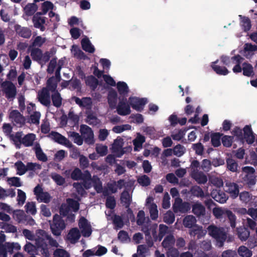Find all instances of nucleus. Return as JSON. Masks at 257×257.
Wrapping results in <instances>:
<instances>
[{
	"mask_svg": "<svg viewBox=\"0 0 257 257\" xmlns=\"http://www.w3.org/2000/svg\"><path fill=\"white\" fill-rule=\"evenodd\" d=\"M36 246L31 242L26 244L24 246V250L30 254L34 255L36 251H40L41 254L44 257H50L51 250L48 244L43 237H38L36 239Z\"/></svg>",
	"mask_w": 257,
	"mask_h": 257,
	"instance_id": "f257e3e1",
	"label": "nucleus"
},
{
	"mask_svg": "<svg viewBox=\"0 0 257 257\" xmlns=\"http://www.w3.org/2000/svg\"><path fill=\"white\" fill-rule=\"evenodd\" d=\"M207 229L208 234L219 242L220 246H222L227 238L225 229L223 227H218L214 225H210L208 227Z\"/></svg>",
	"mask_w": 257,
	"mask_h": 257,
	"instance_id": "f03ea898",
	"label": "nucleus"
},
{
	"mask_svg": "<svg viewBox=\"0 0 257 257\" xmlns=\"http://www.w3.org/2000/svg\"><path fill=\"white\" fill-rule=\"evenodd\" d=\"M65 227V223L61 216L57 214H55L52 222L50 223V229L53 234L56 236L61 235Z\"/></svg>",
	"mask_w": 257,
	"mask_h": 257,
	"instance_id": "7ed1b4c3",
	"label": "nucleus"
},
{
	"mask_svg": "<svg viewBox=\"0 0 257 257\" xmlns=\"http://www.w3.org/2000/svg\"><path fill=\"white\" fill-rule=\"evenodd\" d=\"M242 171L245 173L242 177L243 182L249 187L254 186L256 182L254 169L252 167L246 166L242 168Z\"/></svg>",
	"mask_w": 257,
	"mask_h": 257,
	"instance_id": "20e7f679",
	"label": "nucleus"
},
{
	"mask_svg": "<svg viewBox=\"0 0 257 257\" xmlns=\"http://www.w3.org/2000/svg\"><path fill=\"white\" fill-rule=\"evenodd\" d=\"M213 214L218 219L223 217V216L225 215L227 217L229 221L230 226L232 228L235 227L236 216L231 211L227 210L224 211L220 208H214L213 209Z\"/></svg>",
	"mask_w": 257,
	"mask_h": 257,
	"instance_id": "39448f33",
	"label": "nucleus"
},
{
	"mask_svg": "<svg viewBox=\"0 0 257 257\" xmlns=\"http://www.w3.org/2000/svg\"><path fill=\"white\" fill-rule=\"evenodd\" d=\"M2 90L8 99H14L17 94V88L11 81H5L2 83Z\"/></svg>",
	"mask_w": 257,
	"mask_h": 257,
	"instance_id": "423d86ee",
	"label": "nucleus"
},
{
	"mask_svg": "<svg viewBox=\"0 0 257 257\" xmlns=\"http://www.w3.org/2000/svg\"><path fill=\"white\" fill-rule=\"evenodd\" d=\"M173 211L175 213H185L191 209L190 204L187 202H183L182 199L177 197L173 205Z\"/></svg>",
	"mask_w": 257,
	"mask_h": 257,
	"instance_id": "0eeeda50",
	"label": "nucleus"
},
{
	"mask_svg": "<svg viewBox=\"0 0 257 257\" xmlns=\"http://www.w3.org/2000/svg\"><path fill=\"white\" fill-rule=\"evenodd\" d=\"M124 144L123 139L120 137H117L114 140L112 146V152L115 154L117 157H121L123 154L126 153L127 150H124L127 148H123Z\"/></svg>",
	"mask_w": 257,
	"mask_h": 257,
	"instance_id": "6e6552de",
	"label": "nucleus"
},
{
	"mask_svg": "<svg viewBox=\"0 0 257 257\" xmlns=\"http://www.w3.org/2000/svg\"><path fill=\"white\" fill-rule=\"evenodd\" d=\"M119 101L116 106L117 112L118 114L122 116L130 114L131 112L130 104L127 102L126 98H118Z\"/></svg>",
	"mask_w": 257,
	"mask_h": 257,
	"instance_id": "1a4fd4ad",
	"label": "nucleus"
},
{
	"mask_svg": "<svg viewBox=\"0 0 257 257\" xmlns=\"http://www.w3.org/2000/svg\"><path fill=\"white\" fill-rule=\"evenodd\" d=\"M78 225L84 237H88L91 235L92 233L91 226L84 217H81L80 218Z\"/></svg>",
	"mask_w": 257,
	"mask_h": 257,
	"instance_id": "9d476101",
	"label": "nucleus"
},
{
	"mask_svg": "<svg viewBox=\"0 0 257 257\" xmlns=\"http://www.w3.org/2000/svg\"><path fill=\"white\" fill-rule=\"evenodd\" d=\"M128 102L132 107L138 111H141L143 107L147 102L146 98H139L137 97H130L128 98Z\"/></svg>",
	"mask_w": 257,
	"mask_h": 257,
	"instance_id": "9b49d317",
	"label": "nucleus"
},
{
	"mask_svg": "<svg viewBox=\"0 0 257 257\" xmlns=\"http://www.w3.org/2000/svg\"><path fill=\"white\" fill-rule=\"evenodd\" d=\"M83 130L81 131L83 141L88 145H92L94 143V134L92 129L87 125H83Z\"/></svg>",
	"mask_w": 257,
	"mask_h": 257,
	"instance_id": "f8f14e48",
	"label": "nucleus"
},
{
	"mask_svg": "<svg viewBox=\"0 0 257 257\" xmlns=\"http://www.w3.org/2000/svg\"><path fill=\"white\" fill-rule=\"evenodd\" d=\"M49 137L59 144L64 145L67 147L72 146V144L69 140L58 132L52 131L49 134Z\"/></svg>",
	"mask_w": 257,
	"mask_h": 257,
	"instance_id": "ddd939ff",
	"label": "nucleus"
},
{
	"mask_svg": "<svg viewBox=\"0 0 257 257\" xmlns=\"http://www.w3.org/2000/svg\"><path fill=\"white\" fill-rule=\"evenodd\" d=\"M38 98L39 102L45 106H49L51 103L50 94L46 88H43L38 93Z\"/></svg>",
	"mask_w": 257,
	"mask_h": 257,
	"instance_id": "4468645a",
	"label": "nucleus"
},
{
	"mask_svg": "<svg viewBox=\"0 0 257 257\" xmlns=\"http://www.w3.org/2000/svg\"><path fill=\"white\" fill-rule=\"evenodd\" d=\"M120 201L121 203L123 204L125 207L127 208V212L128 214H130V216L132 215L133 219H135V216L133 214L132 210L130 208V206L131 203V199L130 195L127 191L124 190L121 194L120 195Z\"/></svg>",
	"mask_w": 257,
	"mask_h": 257,
	"instance_id": "2eb2a0df",
	"label": "nucleus"
},
{
	"mask_svg": "<svg viewBox=\"0 0 257 257\" xmlns=\"http://www.w3.org/2000/svg\"><path fill=\"white\" fill-rule=\"evenodd\" d=\"M41 13H37L33 17V22L35 27L40 29L42 31H44L45 27L44 24L46 23V18L42 17Z\"/></svg>",
	"mask_w": 257,
	"mask_h": 257,
	"instance_id": "dca6fc26",
	"label": "nucleus"
},
{
	"mask_svg": "<svg viewBox=\"0 0 257 257\" xmlns=\"http://www.w3.org/2000/svg\"><path fill=\"white\" fill-rule=\"evenodd\" d=\"M243 140L244 139L248 144H252L255 140V136L252 131L251 125H246L243 129Z\"/></svg>",
	"mask_w": 257,
	"mask_h": 257,
	"instance_id": "f3484780",
	"label": "nucleus"
},
{
	"mask_svg": "<svg viewBox=\"0 0 257 257\" xmlns=\"http://www.w3.org/2000/svg\"><path fill=\"white\" fill-rule=\"evenodd\" d=\"M226 192L229 194L232 198H236L239 195V187L235 183L228 182L226 183Z\"/></svg>",
	"mask_w": 257,
	"mask_h": 257,
	"instance_id": "a211bd4d",
	"label": "nucleus"
},
{
	"mask_svg": "<svg viewBox=\"0 0 257 257\" xmlns=\"http://www.w3.org/2000/svg\"><path fill=\"white\" fill-rule=\"evenodd\" d=\"M117 91L121 98H126L129 92V88L127 84L123 81H119L116 84Z\"/></svg>",
	"mask_w": 257,
	"mask_h": 257,
	"instance_id": "6ab92c4d",
	"label": "nucleus"
},
{
	"mask_svg": "<svg viewBox=\"0 0 257 257\" xmlns=\"http://www.w3.org/2000/svg\"><path fill=\"white\" fill-rule=\"evenodd\" d=\"M117 99V93L116 91L113 89H110L108 93L107 100L109 107L111 109H114L116 107Z\"/></svg>",
	"mask_w": 257,
	"mask_h": 257,
	"instance_id": "aec40b11",
	"label": "nucleus"
},
{
	"mask_svg": "<svg viewBox=\"0 0 257 257\" xmlns=\"http://www.w3.org/2000/svg\"><path fill=\"white\" fill-rule=\"evenodd\" d=\"M10 117L17 124L22 125L25 123V119L24 117L17 110H12L10 112Z\"/></svg>",
	"mask_w": 257,
	"mask_h": 257,
	"instance_id": "412c9836",
	"label": "nucleus"
},
{
	"mask_svg": "<svg viewBox=\"0 0 257 257\" xmlns=\"http://www.w3.org/2000/svg\"><path fill=\"white\" fill-rule=\"evenodd\" d=\"M211 195L216 201L220 203H225L228 198L224 192L217 190H213Z\"/></svg>",
	"mask_w": 257,
	"mask_h": 257,
	"instance_id": "4be33fe9",
	"label": "nucleus"
},
{
	"mask_svg": "<svg viewBox=\"0 0 257 257\" xmlns=\"http://www.w3.org/2000/svg\"><path fill=\"white\" fill-rule=\"evenodd\" d=\"M191 177L199 184H204L207 181V177L202 172H191Z\"/></svg>",
	"mask_w": 257,
	"mask_h": 257,
	"instance_id": "5701e85b",
	"label": "nucleus"
},
{
	"mask_svg": "<svg viewBox=\"0 0 257 257\" xmlns=\"http://www.w3.org/2000/svg\"><path fill=\"white\" fill-rule=\"evenodd\" d=\"M238 237L241 241H245L248 238L250 232L247 228L244 226H241L236 228Z\"/></svg>",
	"mask_w": 257,
	"mask_h": 257,
	"instance_id": "b1692460",
	"label": "nucleus"
},
{
	"mask_svg": "<svg viewBox=\"0 0 257 257\" xmlns=\"http://www.w3.org/2000/svg\"><path fill=\"white\" fill-rule=\"evenodd\" d=\"M85 83L92 91L95 90L99 84L98 80L93 75L88 76L86 78Z\"/></svg>",
	"mask_w": 257,
	"mask_h": 257,
	"instance_id": "393cba45",
	"label": "nucleus"
},
{
	"mask_svg": "<svg viewBox=\"0 0 257 257\" xmlns=\"http://www.w3.org/2000/svg\"><path fill=\"white\" fill-rule=\"evenodd\" d=\"M218 60L212 63L211 67L212 69L215 72V73L219 75H226L228 74L229 71L225 67H222L216 65V64L218 62Z\"/></svg>",
	"mask_w": 257,
	"mask_h": 257,
	"instance_id": "a878e982",
	"label": "nucleus"
},
{
	"mask_svg": "<svg viewBox=\"0 0 257 257\" xmlns=\"http://www.w3.org/2000/svg\"><path fill=\"white\" fill-rule=\"evenodd\" d=\"M223 134L220 133H211V142L214 147H218L221 145L220 140Z\"/></svg>",
	"mask_w": 257,
	"mask_h": 257,
	"instance_id": "bb28decb",
	"label": "nucleus"
},
{
	"mask_svg": "<svg viewBox=\"0 0 257 257\" xmlns=\"http://www.w3.org/2000/svg\"><path fill=\"white\" fill-rule=\"evenodd\" d=\"M42 233L41 235L42 236V237L44 238V239H46L48 240V243L50 246L51 247H54L57 248L59 246V244L57 241L56 240L54 239L51 235L49 234L47 232L44 230H41Z\"/></svg>",
	"mask_w": 257,
	"mask_h": 257,
	"instance_id": "cd10ccee",
	"label": "nucleus"
},
{
	"mask_svg": "<svg viewBox=\"0 0 257 257\" xmlns=\"http://www.w3.org/2000/svg\"><path fill=\"white\" fill-rule=\"evenodd\" d=\"M232 59L235 60L233 63L235 65L232 69L233 72L235 73L241 72L242 70V68H241L240 64L243 59L239 55H237L232 56Z\"/></svg>",
	"mask_w": 257,
	"mask_h": 257,
	"instance_id": "c85d7f7f",
	"label": "nucleus"
},
{
	"mask_svg": "<svg viewBox=\"0 0 257 257\" xmlns=\"http://www.w3.org/2000/svg\"><path fill=\"white\" fill-rule=\"evenodd\" d=\"M175 242V239L173 235H167L162 242V246L165 248L172 247Z\"/></svg>",
	"mask_w": 257,
	"mask_h": 257,
	"instance_id": "c756f323",
	"label": "nucleus"
},
{
	"mask_svg": "<svg viewBox=\"0 0 257 257\" xmlns=\"http://www.w3.org/2000/svg\"><path fill=\"white\" fill-rule=\"evenodd\" d=\"M192 212L197 216H200L205 214V208L201 203H196L192 206Z\"/></svg>",
	"mask_w": 257,
	"mask_h": 257,
	"instance_id": "7c9ffc66",
	"label": "nucleus"
},
{
	"mask_svg": "<svg viewBox=\"0 0 257 257\" xmlns=\"http://www.w3.org/2000/svg\"><path fill=\"white\" fill-rule=\"evenodd\" d=\"M196 222L195 217L193 215H187L183 220V224L185 227L191 228Z\"/></svg>",
	"mask_w": 257,
	"mask_h": 257,
	"instance_id": "2f4dec72",
	"label": "nucleus"
},
{
	"mask_svg": "<svg viewBox=\"0 0 257 257\" xmlns=\"http://www.w3.org/2000/svg\"><path fill=\"white\" fill-rule=\"evenodd\" d=\"M36 156L38 160L42 162H46L48 160L46 155L43 152L39 144H37L34 148Z\"/></svg>",
	"mask_w": 257,
	"mask_h": 257,
	"instance_id": "473e14b6",
	"label": "nucleus"
},
{
	"mask_svg": "<svg viewBox=\"0 0 257 257\" xmlns=\"http://www.w3.org/2000/svg\"><path fill=\"white\" fill-rule=\"evenodd\" d=\"M51 99L53 105L57 107H60L62 105V98L60 93L57 91L54 92L51 95Z\"/></svg>",
	"mask_w": 257,
	"mask_h": 257,
	"instance_id": "72a5a7b5",
	"label": "nucleus"
},
{
	"mask_svg": "<svg viewBox=\"0 0 257 257\" xmlns=\"http://www.w3.org/2000/svg\"><path fill=\"white\" fill-rule=\"evenodd\" d=\"M243 75L247 76H253L254 74L252 66L248 63L244 62L242 64Z\"/></svg>",
	"mask_w": 257,
	"mask_h": 257,
	"instance_id": "f704fd0d",
	"label": "nucleus"
},
{
	"mask_svg": "<svg viewBox=\"0 0 257 257\" xmlns=\"http://www.w3.org/2000/svg\"><path fill=\"white\" fill-rule=\"evenodd\" d=\"M15 29L17 34L22 37L29 38L31 35V31L27 28L21 27L19 25H16Z\"/></svg>",
	"mask_w": 257,
	"mask_h": 257,
	"instance_id": "c9c22d12",
	"label": "nucleus"
},
{
	"mask_svg": "<svg viewBox=\"0 0 257 257\" xmlns=\"http://www.w3.org/2000/svg\"><path fill=\"white\" fill-rule=\"evenodd\" d=\"M146 138L144 136L139 134L136 138L133 140L134 150L138 151V149L142 148V145L145 142Z\"/></svg>",
	"mask_w": 257,
	"mask_h": 257,
	"instance_id": "e433bc0d",
	"label": "nucleus"
},
{
	"mask_svg": "<svg viewBox=\"0 0 257 257\" xmlns=\"http://www.w3.org/2000/svg\"><path fill=\"white\" fill-rule=\"evenodd\" d=\"M35 137V135L33 134H27L22 139V144H23L25 147L31 146L33 144Z\"/></svg>",
	"mask_w": 257,
	"mask_h": 257,
	"instance_id": "4c0bfd02",
	"label": "nucleus"
},
{
	"mask_svg": "<svg viewBox=\"0 0 257 257\" xmlns=\"http://www.w3.org/2000/svg\"><path fill=\"white\" fill-rule=\"evenodd\" d=\"M227 168L228 170L232 172H239L238 170V165L235 160L232 158H228L226 159Z\"/></svg>",
	"mask_w": 257,
	"mask_h": 257,
	"instance_id": "58836bf2",
	"label": "nucleus"
},
{
	"mask_svg": "<svg viewBox=\"0 0 257 257\" xmlns=\"http://www.w3.org/2000/svg\"><path fill=\"white\" fill-rule=\"evenodd\" d=\"M92 182L93 186L97 193H100L102 192L103 188L102 182L100 179L96 176H94L92 178Z\"/></svg>",
	"mask_w": 257,
	"mask_h": 257,
	"instance_id": "ea45409f",
	"label": "nucleus"
},
{
	"mask_svg": "<svg viewBox=\"0 0 257 257\" xmlns=\"http://www.w3.org/2000/svg\"><path fill=\"white\" fill-rule=\"evenodd\" d=\"M31 51V55L33 60L41 63L42 57V51L41 49H28Z\"/></svg>",
	"mask_w": 257,
	"mask_h": 257,
	"instance_id": "a19ab883",
	"label": "nucleus"
},
{
	"mask_svg": "<svg viewBox=\"0 0 257 257\" xmlns=\"http://www.w3.org/2000/svg\"><path fill=\"white\" fill-rule=\"evenodd\" d=\"M194 226V228L190 229L189 234L192 236H195L197 235V239H199L203 235L202 227L198 226L197 225H195Z\"/></svg>",
	"mask_w": 257,
	"mask_h": 257,
	"instance_id": "79ce46f5",
	"label": "nucleus"
},
{
	"mask_svg": "<svg viewBox=\"0 0 257 257\" xmlns=\"http://www.w3.org/2000/svg\"><path fill=\"white\" fill-rule=\"evenodd\" d=\"M70 84L72 90H76L77 92H81V83L79 79L77 78H72L70 80Z\"/></svg>",
	"mask_w": 257,
	"mask_h": 257,
	"instance_id": "37998d69",
	"label": "nucleus"
},
{
	"mask_svg": "<svg viewBox=\"0 0 257 257\" xmlns=\"http://www.w3.org/2000/svg\"><path fill=\"white\" fill-rule=\"evenodd\" d=\"M15 166L17 171V174L20 176L24 175L27 171L26 166L21 161H17L15 164Z\"/></svg>",
	"mask_w": 257,
	"mask_h": 257,
	"instance_id": "c03bdc74",
	"label": "nucleus"
},
{
	"mask_svg": "<svg viewBox=\"0 0 257 257\" xmlns=\"http://www.w3.org/2000/svg\"><path fill=\"white\" fill-rule=\"evenodd\" d=\"M69 137L72 138L74 143L80 146L83 144L82 136H80L78 133L75 132H70Z\"/></svg>",
	"mask_w": 257,
	"mask_h": 257,
	"instance_id": "a18cd8bd",
	"label": "nucleus"
},
{
	"mask_svg": "<svg viewBox=\"0 0 257 257\" xmlns=\"http://www.w3.org/2000/svg\"><path fill=\"white\" fill-rule=\"evenodd\" d=\"M238 254L241 257H251L252 251L247 247L242 245L238 249Z\"/></svg>",
	"mask_w": 257,
	"mask_h": 257,
	"instance_id": "49530a36",
	"label": "nucleus"
},
{
	"mask_svg": "<svg viewBox=\"0 0 257 257\" xmlns=\"http://www.w3.org/2000/svg\"><path fill=\"white\" fill-rule=\"evenodd\" d=\"M57 87V84L56 82H55L53 77H51L47 80V87L46 88L49 90V92L50 91L52 92L57 91V90H56Z\"/></svg>",
	"mask_w": 257,
	"mask_h": 257,
	"instance_id": "de8ad7c7",
	"label": "nucleus"
},
{
	"mask_svg": "<svg viewBox=\"0 0 257 257\" xmlns=\"http://www.w3.org/2000/svg\"><path fill=\"white\" fill-rule=\"evenodd\" d=\"M190 192L193 196L198 197H203L204 196V193L202 188L197 185L192 186L191 188Z\"/></svg>",
	"mask_w": 257,
	"mask_h": 257,
	"instance_id": "09e8293b",
	"label": "nucleus"
},
{
	"mask_svg": "<svg viewBox=\"0 0 257 257\" xmlns=\"http://www.w3.org/2000/svg\"><path fill=\"white\" fill-rule=\"evenodd\" d=\"M37 10V6L33 4H28L24 8V12L26 14L29 16L34 14Z\"/></svg>",
	"mask_w": 257,
	"mask_h": 257,
	"instance_id": "8fccbe9b",
	"label": "nucleus"
},
{
	"mask_svg": "<svg viewBox=\"0 0 257 257\" xmlns=\"http://www.w3.org/2000/svg\"><path fill=\"white\" fill-rule=\"evenodd\" d=\"M138 182L142 186H148L151 184L150 178L146 175H143L138 178Z\"/></svg>",
	"mask_w": 257,
	"mask_h": 257,
	"instance_id": "3c124183",
	"label": "nucleus"
},
{
	"mask_svg": "<svg viewBox=\"0 0 257 257\" xmlns=\"http://www.w3.org/2000/svg\"><path fill=\"white\" fill-rule=\"evenodd\" d=\"M169 232V227L163 224L159 225V231L158 234V241H160L163 237Z\"/></svg>",
	"mask_w": 257,
	"mask_h": 257,
	"instance_id": "603ef678",
	"label": "nucleus"
},
{
	"mask_svg": "<svg viewBox=\"0 0 257 257\" xmlns=\"http://www.w3.org/2000/svg\"><path fill=\"white\" fill-rule=\"evenodd\" d=\"M112 222L116 228H121L124 225L122 217L118 215L114 214L112 218Z\"/></svg>",
	"mask_w": 257,
	"mask_h": 257,
	"instance_id": "864d4df0",
	"label": "nucleus"
},
{
	"mask_svg": "<svg viewBox=\"0 0 257 257\" xmlns=\"http://www.w3.org/2000/svg\"><path fill=\"white\" fill-rule=\"evenodd\" d=\"M67 203L69 208L72 209L73 211L76 212L79 209V202L72 198H68L67 199Z\"/></svg>",
	"mask_w": 257,
	"mask_h": 257,
	"instance_id": "5fc2aeb1",
	"label": "nucleus"
},
{
	"mask_svg": "<svg viewBox=\"0 0 257 257\" xmlns=\"http://www.w3.org/2000/svg\"><path fill=\"white\" fill-rule=\"evenodd\" d=\"M233 140V137L225 135L222 137L221 141L224 147L228 148L232 146Z\"/></svg>",
	"mask_w": 257,
	"mask_h": 257,
	"instance_id": "6e6d98bb",
	"label": "nucleus"
},
{
	"mask_svg": "<svg viewBox=\"0 0 257 257\" xmlns=\"http://www.w3.org/2000/svg\"><path fill=\"white\" fill-rule=\"evenodd\" d=\"M51 196L47 192H43L37 197V200L39 202H44L48 203L50 201Z\"/></svg>",
	"mask_w": 257,
	"mask_h": 257,
	"instance_id": "4d7b16f0",
	"label": "nucleus"
},
{
	"mask_svg": "<svg viewBox=\"0 0 257 257\" xmlns=\"http://www.w3.org/2000/svg\"><path fill=\"white\" fill-rule=\"evenodd\" d=\"M241 18L240 25L244 31H247L250 30L251 28V24L250 20L248 18L245 17H242L239 16Z\"/></svg>",
	"mask_w": 257,
	"mask_h": 257,
	"instance_id": "13d9d810",
	"label": "nucleus"
},
{
	"mask_svg": "<svg viewBox=\"0 0 257 257\" xmlns=\"http://www.w3.org/2000/svg\"><path fill=\"white\" fill-rule=\"evenodd\" d=\"M175 218L174 214L172 212L169 211L165 214L163 218V221L168 224H171L174 222Z\"/></svg>",
	"mask_w": 257,
	"mask_h": 257,
	"instance_id": "bf43d9fd",
	"label": "nucleus"
},
{
	"mask_svg": "<svg viewBox=\"0 0 257 257\" xmlns=\"http://www.w3.org/2000/svg\"><path fill=\"white\" fill-rule=\"evenodd\" d=\"M105 206L107 208L113 209L116 206V201L113 196H109L107 197Z\"/></svg>",
	"mask_w": 257,
	"mask_h": 257,
	"instance_id": "052dcab7",
	"label": "nucleus"
},
{
	"mask_svg": "<svg viewBox=\"0 0 257 257\" xmlns=\"http://www.w3.org/2000/svg\"><path fill=\"white\" fill-rule=\"evenodd\" d=\"M54 257H70V254L62 248H57L53 252Z\"/></svg>",
	"mask_w": 257,
	"mask_h": 257,
	"instance_id": "680f3d73",
	"label": "nucleus"
},
{
	"mask_svg": "<svg viewBox=\"0 0 257 257\" xmlns=\"http://www.w3.org/2000/svg\"><path fill=\"white\" fill-rule=\"evenodd\" d=\"M149 251V249L146 245L141 244L138 246L137 253L139 257H146V253Z\"/></svg>",
	"mask_w": 257,
	"mask_h": 257,
	"instance_id": "e2e57ef3",
	"label": "nucleus"
},
{
	"mask_svg": "<svg viewBox=\"0 0 257 257\" xmlns=\"http://www.w3.org/2000/svg\"><path fill=\"white\" fill-rule=\"evenodd\" d=\"M51 178L55 182V183L59 186L63 185L65 182V179L60 175L54 173L51 175Z\"/></svg>",
	"mask_w": 257,
	"mask_h": 257,
	"instance_id": "0e129e2a",
	"label": "nucleus"
},
{
	"mask_svg": "<svg viewBox=\"0 0 257 257\" xmlns=\"http://www.w3.org/2000/svg\"><path fill=\"white\" fill-rule=\"evenodd\" d=\"M25 209L27 213H30L32 215H35L36 213L35 203L33 202H28L25 205Z\"/></svg>",
	"mask_w": 257,
	"mask_h": 257,
	"instance_id": "69168bd1",
	"label": "nucleus"
},
{
	"mask_svg": "<svg viewBox=\"0 0 257 257\" xmlns=\"http://www.w3.org/2000/svg\"><path fill=\"white\" fill-rule=\"evenodd\" d=\"M53 5L52 3L49 1H46L42 4L41 8L43 15L46 14L48 11L52 10L53 9Z\"/></svg>",
	"mask_w": 257,
	"mask_h": 257,
	"instance_id": "338daca9",
	"label": "nucleus"
},
{
	"mask_svg": "<svg viewBox=\"0 0 257 257\" xmlns=\"http://www.w3.org/2000/svg\"><path fill=\"white\" fill-rule=\"evenodd\" d=\"M242 213L246 212L250 215L254 220L257 221V208H249L247 210L245 208H242Z\"/></svg>",
	"mask_w": 257,
	"mask_h": 257,
	"instance_id": "774afa93",
	"label": "nucleus"
}]
</instances>
